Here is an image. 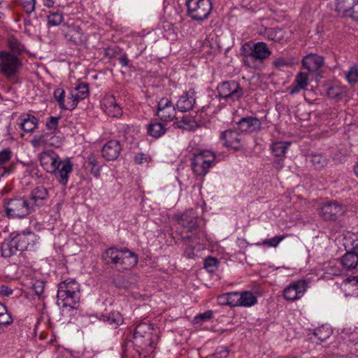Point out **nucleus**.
Masks as SVG:
<instances>
[{"label":"nucleus","mask_w":358,"mask_h":358,"mask_svg":"<svg viewBox=\"0 0 358 358\" xmlns=\"http://www.w3.org/2000/svg\"><path fill=\"white\" fill-rule=\"evenodd\" d=\"M42 167L48 173L55 174L62 185L69 180V175L73 171V164L69 159L62 161L52 150L42 152L38 155Z\"/></svg>","instance_id":"obj_1"},{"label":"nucleus","mask_w":358,"mask_h":358,"mask_svg":"<svg viewBox=\"0 0 358 358\" xmlns=\"http://www.w3.org/2000/svg\"><path fill=\"white\" fill-rule=\"evenodd\" d=\"M102 260L106 264L116 268L120 271L129 270L138 262V256L128 249L119 250L115 247L107 248L102 254Z\"/></svg>","instance_id":"obj_2"},{"label":"nucleus","mask_w":358,"mask_h":358,"mask_svg":"<svg viewBox=\"0 0 358 358\" xmlns=\"http://www.w3.org/2000/svg\"><path fill=\"white\" fill-rule=\"evenodd\" d=\"M80 285L75 280L68 278L58 285L57 304L62 308L69 307V310L80 309Z\"/></svg>","instance_id":"obj_3"},{"label":"nucleus","mask_w":358,"mask_h":358,"mask_svg":"<svg viewBox=\"0 0 358 358\" xmlns=\"http://www.w3.org/2000/svg\"><path fill=\"white\" fill-rule=\"evenodd\" d=\"M271 54V52L264 42H245L240 49L243 63L245 66L251 69H256L257 62H263Z\"/></svg>","instance_id":"obj_4"},{"label":"nucleus","mask_w":358,"mask_h":358,"mask_svg":"<svg viewBox=\"0 0 358 358\" xmlns=\"http://www.w3.org/2000/svg\"><path fill=\"white\" fill-rule=\"evenodd\" d=\"M200 220L194 209H189L176 217L178 224L182 229L180 231L181 239L184 241H194L199 238Z\"/></svg>","instance_id":"obj_5"},{"label":"nucleus","mask_w":358,"mask_h":358,"mask_svg":"<svg viewBox=\"0 0 358 358\" xmlns=\"http://www.w3.org/2000/svg\"><path fill=\"white\" fill-rule=\"evenodd\" d=\"M190 160L192 169L197 176H206L210 168L216 164L215 154L208 150L193 154Z\"/></svg>","instance_id":"obj_6"},{"label":"nucleus","mask_w":358,"mask_h":358,"mask_svg":"<svg viewBox=\"0 0 358 358\" xmlns=\"http://www.w3.org/2000/svg\"><path fill=\"white\" fill-rule=\"evenodd\" d=\"M216 90L220 99L224 100L229 104L239 101L244 95L243 87L236 80L222 82L217 86Z\"/></svg>","instance_id":"obj_7"},{"label":"nucleus","mask_w":358,"mask_h":358,"mask_svg":"<svg viewBox=\"0 0 358 358\" xmlns=\"http://www.w3.org/2000/svg\"><path fill=\"white\" fill-rule=\"evenodd\" d=\"M213 3V0H187V14L194 20L203 21L209 17Z\"/></svg>","instance_id":"obj_8"},{"label":"nucleus","mask_w":358,"mask_h":358,"mask_svg":"<svg viewBox=\"0 0 358 358\" xmlns=\"http://www.w3.org/2000/svg\"><path fill=\"white\" fill-rule=\"evenodd\" d=\"M61 31L65 40L71 45H82L87 41V36L80 26L74 23H64Z\"/></svg>","instance_id":"obj_9"},{"label":"nucleus","mask_w":358,"mask_h":358,"mask_svg":"<svg viewBox=\"0 0 358 358\" xmlns=\"http://www.w3.org/2000/svg\"><path fill=\"white\" fill-rule=\"evenodd\" d=\"M155 115L164 123H169L176 119V107L170 98L160 99L157 103Z\"/></svg>","instance_id":"obj_10"},{"label":"nucleus","mask_w":358,"mask_h":358,"mask_svg":"<svg viewBox=\"0 0 358 358\" xmlns=\"http://www.w3.org/2000/svg\"><path fill=\"white\" fill-rule=\"evenodd\" d=\"M134 343L143 350L153 347L152 331L149 324L142 323L136 326L134 334Z\"/></svg>","instance_id":"obj_11"},{"label":"nucleus","mask_w":358,"mask_h":358,"mask_svg":"<svg viewBox=\"0 0 358 358\" xmlns=\"http://www.w3.org/2000/svg\"><path fill=\"white\" fill-rule=\"evenodd\" d=\"M335 10L340 17L358 22V0H336Z\"/></svg>","instance_id":"obj_12"},{"label":"nucleus","mask_w":358,"mask_h":358,"mask_svg":"<svg viewBox=\"0 0 358 358\" xmlns=\"http://www.w3.org/2000/svg\"><path fill=\"white\" fill-rule=\"evenodd\" d=\"M20 65V60L16 55L6 51L0 52V70L6 76H15Z\"/></svg>","instance_id":"obj_13"},{"label":"nucleus","mask_w":358,"mask_h":358,"mask_svg":"<svg viewBox=\"0 0 358 358\" xmlns=\"http://www.w3.org/2000/svg\"><path fill=\"white\" fill-rule=\"evenodd\" d=\"M220 139L224 146L234 150H239L245 145L242 135L235 129H228L220 133Z\"/></svg>","instance_id":"obj_14"},{"label":"nucleus","mask_w":358,"mask_h":358,"mask_svg":"<svg viewBox=\"0 0 358 358\" xmlns=\"http://www.w3.org/2000/svg\"><path fill=\"white\" fill-rule=\"evenodd\" d=\"M345 207L336 201L324 202L320 210V215L325 221H335L345 213Z\"/></svg>","instance_id":"obj_15"},{"label":"nucleus","mask_w":358,"mask_h":358,"mask_svg":"<svg viewBox=\"0 0 358 358\" xmlns=\"http://www.w3.org/2000/svg\"><path fill=\"white\" fill-rule=\"evenodd\" d=\"M307 289V283L304 280H299L287 286L283 291V296L286 300L294 301L300 299Z\"/></svg>","instance_id":"obj_16"},{"label":"nucleus","mask_w":358,"mask_h":358,"mask_svg":"<svg viewBox=\"0 0 358 358\" xmlns=\"http://www.w3.org/2000/svg\"><path fill=\"white\" fill-rule=\"evenodd\" d=\"M21 246V236L19 234L13 236L10 239H5L1 246L2 257H10L12 255H16L17 252H19V255H21L22 253Z\"/></svg>","instance_id":"obj_17"},{"label":"nucleus","mask_w":358,"mask_h":358,"mask_svg":"<svg viewBox=\"0 0 358 358\" xmlns=\"http://www.w3.org/2000/svg\"><path fill=\"white\" fill-rule=\"evenodd\" d=\"M47 196V189L43 186H38L31 191L29 199L24 201V207L30 210L35 206H41Z\"/></svg>","instance_id":"obj_18"},{"label":"nucleus","mask_w":358,"mask_h":358,"mask_svg":"<svg viewBox=\"0 0 358 358\" xmlns=\"http://www.w3.org/2000/svg\"><path fill=\"white\" fill-rule=\"evenodd\" d=\"M121 150L120 142L111 139L103 145L101 152L102 157L106 161H114L118 158Z\"/></svg>","instance_id":"obj_19"},{"label":"nucleus","mask_w":358,"mask_h":358,"mask_svg":"<svg viewBox=\"0 0 358 358\" xmlns=\"http://www.w3.org/2000/svg\"><path fill=\"white\" fill-rule=\"evenodd\" d=\"M196 92L193 90L183 92L176 102V107L180 112L185 113L193 110L196 104Z\"/></svg>","instance_id":"obj_20"},{"label":"nucleus","mask_w":358,"mask_h":358,"mask_svg":"<svg viewBox=\"0 0 358 358\" xmlns=\"http://www.w3.org/2000/svg\"><path fill=\"white\" fill-rule=\"evenodd\" d=\"M302 66L310 72L317 73L324 64L323 57L315 53H310L304 56L301 60Z\"/></svg>","instance_id":"obj_21"},{"label":"nucleus","mask_w":358,"mask_h":358,"mask_svg":"<svg viewBox=\"0 0 358 358\" xmlns=\"http://www.w3.org/2000/svg\"><path fill=\"white\" fill-rule=\"evenodd\" d=\"M238 127L242 133H254L262 129V122L256 117H242L238 122Z\"/></svg>","instance_id":"obj_22"},{"label":"nucleus","mask_w":358,"mask_h":358,"mask_svg":"<svg viewBox=\"0 0 358 358\" xmlns=\"http://www.w3.org/2000/svg\"><path fill=\"white\" fill-rule=\"evenodd\" d=\"M343 268L347 270L355 268L358 265V241L352 244L351 251L347 252L341 259Z\"/></svg>","instance_id":"obj_23"},{"label":"nucleus","mask_w":358,"mask_h":358,"mask_svg":"<svg viewBox=\"0 0 358 358\" xmlns=\"http://www.w3.org/2000/svg\"><path fill=\"white\" fill-rule=\"evenodd\" d=\"M105 113L113 117H120L122 114V108L117 103L115 96L113 95L107 96L103 101Z\"/></svg>","instance_id":"obj_24"},{"label":"nucleus","mask_w":358,"mask_h":358,"mask_svg":"<svg viewBox=\"0 0 358 358\" xmlns=\"http://www.w3.org/2000/svg\"><path fill=\"white\" fill-rule=\"evenodd\" d=\"M4 208L8 217L13 219L22 217V200L10 199L4 205Z\"/></svg>","instance_id":"obj_25"},{"label":"nucleus","mask_w":358,"mask_h":358,"mask_svg":"<svg viewBox=\"0 0 358 358\" xmlns=\"http://www.w3.org/2000/svg\"><path fill=\"white\" fill-rule=\"evenodd\" d=\"M166 124L157 120H152L147 126V134L155 138H159L164 136L167 131L168 129L166 127Z\"/></svg>","instance_id":"obj_26"},{"label":"nucleus","mask_w":358,"mask_h":358,"mask_svg":"<svg viewBox=\"0 0 358 358\" xmlns=\"http://www.w3.org/2000/svg\"><path fill=\"white\" fill-rule=\"evenodd\" d=\"M308 85V77L306 73H298L294 79V85L289 88V94L294 95L299 93L301 90H305Z\"/></svg>","instance_id":"obj_27"},{"label":"nucleus","mask_w":358,"mask_h":358,"mask_svg":"<svg viewBox=\"0 0 358 358\" xmlns=\"http://www.w3.org/2000/svg\"><path fill=\"white\" fill-rule=\"evenodd\" d=\"M54 97L57 102L58 103L59 107L62 110H73L74 109L73 105L75 104L74 102L71 101V103H69V106H66V101L64 99L65 98V91L62 88H57L55 90L53 93Z\"/></svg>","instance_id":"obj_28"},{"label":"nucleus","mask_w":358,"mask_h":358,"mask_svg":"<svg viewBox=\"0 0 358 358\" xmlns=\"http://www.w3.org/2000/svg\"><path fill=\"white\" fill-rule=\"evenodd\" d=\"M327 94L330 99L340 100L345 96L346 90L339 85H331L327 88Z\"/></svg>","instance_id":"obj_29"},{"label":"nucleus","mask_w":358,"mask_h":358,"mask_svg":"<svg viewBox=\"0 0 358 358\" xmlns=\"http://www.w3.org/2000/svg\"><path fill=\"white\" fill-rule=\"evenodd\" d=\"M291 143L287 141H277L271 144V150L274 156L284 157Z\"/></svg>","instance_id":"obj_30"},{"label":"nucleus","mask_w":358,"mask_h":358,"mask_svg":"<svg viewBox=\"0 0 358 358\" xmlns=\"http://www.w3.org/2000/svg\"><path fill=\"white\" fill-rule=\"evenodd\" d=\"M29 292L27 295H25V298L28 299V295L31 294L33 292L38 297H40L44 292L45 282L43 280H31L29 285H27Z\"/></svg>","instance_id":"obj_31"},{"label":"nucleus","mask_w":358,"mask_h":358,"mask_svg":"<svg viewBox=\"0 0 358 358\" xmlns=\"http://www.w3.org/2000/svg\"><path fill=\"white\" fill-rule=\"evenodd\" d=\"M257 303V297L250 291L240 292L239 306L250 307Z\"/></svg>","instance_id":"obj_32"},{"label":"nucleus","mask_w":358,"mask_h":358,"mask_svg":"<svg viewBox=\"0 0 358 358\" xmlns=\"http://www.w3.org/2000/svg\"><path fill=\"white\" fill-rule=\"evenodd\" d=\"M38 119L31 115H24V132H33L38 127Z\"/></svg>","instance_id":"obj_33"},{"label":"nucleus","mask_w":358,"mask_h":358,"mask_svg":"<svg viewBox=\"0 0 358 358\" xmlns=\"http://www.w3.org/2000/svg\"><path fill=\"white\" fill-rule=\"evenodd\" d=\"M331 328L327 325H322L318 327L314 331V335L317 338L319 341L321 342L326 341L327 338L330 337L332 334Z\"/></svg>","instance_id":"obj_34"},{"label":"nucleus","mask_w":358,"mask_h":358,"mask_svg":"<svg viewBox=\"0 0 358 358\" xmlns=\"http://www.w3.org/2000/svg\"><path fill=\"white\" fill-rule=\"evenodd\" d=\"M122 315H100L99 320L116 328L123 322Z\"/></svg>","instance_id":"obj_35"},{"label":"nucleus","mask_w":358,"mask_h":358,"mask_svg":"<svg viewBox=\"0 0 358 358\" xmlns=\"http://www.w3.org/2000/svg\"><path fill=\"white\" fill-rule=\"evenodd\" d=\"M48 24L50 26H58L64 20L63 13L61 11H50L47 15Z\"/></svg>","instance_id":"obj_36"},{"label":"nucleus","mask_w":358,"mask_h":358,"mask_svg":"<svg viewBox=\"0 0 358 358\" xmlns=\"http://www.w3.org/2000/svg\"><path fill=\"white\" fill-rule=\"evenodd\" d=\"M328 159L322 154H314L310 156V162L315 169H321L327 164Z\"/></svg>","instance_id":"obj_37"},{"label":"nucleus","mask_w":358,"mask_h":358,"mask_svg":"<svg viewBox=\"0 0 358 358\" xmlns=\"http://www.w3.org/2000/svg\"><path fill=\"white\" fill-rule=\"evenodd\" d=\"M8 46L12 55H20L22 52V45L20 41L13 37H10L8 39Z\"/></svg>","instance_id":"obj_38"},{"label":"nucleus","mask_w":358,"mask_h":358,"mask_svg":"<svg viewBox=\"0 0 358 358\" xmlns=\"http://www.w3.org/2000/svg\"><path fill=\"white\" fill-rule=\"evenodd\" d=\"M74 91L77 92L75 94L80 101L83 100L89 95L88 85L85 83H80L75 87Z\"/></svg>","instance_id":"obj_39"},{"label":"nucleus","mask_w":358,"mask_h":358,"mask_svg":"<svg viewBox=\"0 0 358 358\" xmlns=\"http://www.w3.org/2000/svg\"><path fill=\"white\" fill-rule=\"evenodd\" d=\"M87 162L91 166V173L94 176L98 177L100 174V166L96 157L93 155H90L87 157Z\"/></svg>","instance_id":"obj_40"},{"label":"nucleus","mask_w":358,"mask_h":358,"mask_svg":"<svg viewBox=\"0 0 358 358\" xmlns=\"http://www.w3.org/2000/svg\"><path fill=\"white\" fill-rule=\"evenodd\" d=\"M194 121L188 117H183L180 120L174 122L173 125L176 128L185 130L190 129L193 127Z\"/></svg>","instance_id":"obj_41"},{"label":"nucleus","mask_w":358,"mask_h":358,"mask_svg":"<svg viewBox=\"0 0 358 358\" xmlns=\"http://www.w3.org/2000/svg\"><path fill=\"white\" fill-rule=\"evenodd\" d=\"M113 284L116 287L129 289L131 288V284L129 282L127 278L124 276H118L113 280Z\"/></svg>","instance_id":"obj_42"},{"label":"nucleus","mask_w":358,"mask_h":358,"mask_svg":"<svg viewBox=\"0 0 358 358\" xmlns=\"http://www.w3.org/2000/svg\"><path fill=\"white\" fill-rule=\"evenodd\" d=\"M346 78L350 84L358 83V66H352L346 74Z\"/></svg>","instance_id":"obj_43"},{"label":"nucleus","mask_w":358,"mask_h":358,"mask_svg":"<svg viewBox=\"0 0 358 358\" xmlns=\"http://www.w3.org/2000/svg\"><path fill=\"white\" fill-rule=\"evenodd\" d=\"M219 262L218 260L213 257H208L204 260V267L208 270L209 272H213L215 271L218 266Z\"/></svg>","instance_id":"obj_44"},{"label":"nucleus","mask_w":358,"mask_h":358,"mask_svg":"<svg viewBox=\"0 0 358 358\" xmlns=\"http://www.w3.org/2000/svg\"><path fill=\"white\" fill-rule=\"evenodd\" d=\"M60 119H61L60 116H58V117L50 116V117H48V119L46 122V124H45L46 128L48 130L52 131L53 132L55 131L58 128L59 120Z\"/></svg>","instance_id":"obj_45"},{"label":"nucleus","mask_w":358,"mask_h":358,"mask_svg":"<svg viewBox=\"0 0 358 358\" xmlns=\"http://www.w3.org/2000/svg\"><path fill=\"white\" fill-rule=\"evenodd\" d=\"M273 65L275 68L280 69L290 66L291 61L287 58L280 57L273 60Z\"/></svg>","instance_id":"obj_46"},{"label":"nucleus","mask_w":358,"mask_h":358,"mask_svg":"<svg viewBox=\"0 0 358 358\" xmlns=\"http://www.w3.org/2000/svg\"><path fill=\"white\" fill-rule=\"evenodd\" d=\"M227 294L229 306H239L240 292H228Z\"/></svg>","instance_id":"obj_47"},{"label":"nucleus","mask_w":358,"mask_h":358,"mask_svg":"<svg viewBox=\"0 0 358 358\" xmlns=\"http://www.w3.org/2000/svg\"><path fill=\"white\" fill-rule=\"evenodd\" d=\"M285 238V236H274L269 239H265L264 244L269 247H277L278 244Z\"/></svg>","instance_id":"obj_48"},{"label":"nucleus","mask_w":358,"mask_h":358,"mask_svg":"<svg viewBox=\"0 0 358 358\" xmlns=\"http://www.w3.org/2000/svg\"><path fill=\"white\" fill-rule=\"evenodd\" d=\"M212 316L213 315H196L194 317L192 323L195 325H201L203 322L210 320Z\"/></svg>","instance_id":"obj_49"},{"label":"nucleus","mask_w":358,"mask_h":358,"mask_svg":"<svg viewBox=\"0 0 358 358\" xmlns=\"http://www.w3.org/2000/svg\"><path fill=\"white\" fill-rule=\"evenodd\" d=\"M36 0H24V12L31 14L34 11Z\"/></svg>","instance_id":"obj_50"},{"label":"nucleus","mask_w":358,"mask_h":358,"mask_svg":"<svg viewBox=\"0 0 358 358\" xmlns=\"http://www.w3.org/2000/svg\"><path fill=\"white\" fill-rule=\"evenodd\" d=\"M229 350L227 348H218L214 353L215 358H227L229 355Z\"/></svg>","instance_id":"obj_51"},{"label":"nucleus","mask_w":358,"mask_h":358,"mask_svg":"<svg viewBox=\"0 0 358 358\" xmlns=\"http://www.w3.org/2000/svg\"><path fill=\"white\" fill-rule=\"evenodd\" d=\"M11 152L9 150L6 149L0 152V165H3L10 160Z\"/></svg>","instance_id":"obj_52"},{"label":"nucleus","mask_w":358,"mask_h":358,"mask_svg":"<svg viewBox=\"0 0 358 358\" xmlns=\"http://www.w3.org/2000/svg\"><path fill=\"white\" fill-rule=\"evenodd\" d=\"M71 101L75 103V104L73 105L74 109H75L76 108L78 102L80 101V100L78 99H77V96L76 95L75 93H73V91H71L70 92L69 95L68 96V97L66 100V106H69V103H71Z\"/></svg>","instance_id":"obj_53"},{"label":"nucleus","mask_w":358,"mask_h":358,"mask_svg":"<svg viewBox=\"0 0 358 358\" xmlns=\"http://www.w3.org/2000/svg\"><path fill=\"white\" fill-rule=\"evenodd\" d=\"M12 322L11 315H0V326L7 325Z\"/></svg>","instance_id":"obj_54"},{"label":"nucleus","mask_w":358,"mask_h":358,"mask_svg":"<svg viewBox=\"0 0 358 358\" xmlns=\"http://www.w3.org/2000/svg\"><path fill=\"white\" fill-rule=\"evenodd\" d=\"M13 293V289L8 286L2 285L0 287V294L4 296H8Z\"/></svg>","instance_id":"obj_55"},{"label":"nucleus","mask_w":358,"mask_h":358,"mask_svg":"<svg viewBox=\"0 0 358 358\" xmlns=\"http://www.w3.org/2000/svg\"><path fill=\"white\" fill-rule=\"evenodd\" d=\"M134 161L136 164H143L146 161V156L142 152L137 153L134 157Z\"/></svg>","instance_id":"obj_56"},{"label":"nucleus","mask_w":358,"mask_h":358,"mask_svg":"<svg viewBox=\"0 0 358 358\" xmlns=\"http://www.w3.org/2000/svg\"><path fill=\"white\" fill-rule=\"evenodd\" d=\"M129 60L126 53L122 55L119 58V63L122 67H127L129 65Z\"/></svg>","instance_id":"obj_57"},{"label":"nucleus","mask_w":358,"mask_h":358,"mask_svg":"<svg viewBox=\"0 0 358 358\" xmlns=\"http://www.w3.org/2000/svg\"><path fill=\"white\" fill-rule=\"evenodd\" d=\"M227 296H228L227 293H225V294L218 296L217 301H218L219 304L229 306Z\"/></svg>","instance_id":"obj_58"},{"label":"nucleus","mask_w":358,"mask_h":358,"mask_svg":"<svg viewBox=\"0 0 358 358\" xmlns=\"http://www.w3.org/2000/svg\"><path fill=\"white\" fill-rule=\"evenodd\" d=\"M273 166L278 171L281 170L282 168L284 166V159L282 157H279V159L274 161Z\"/></svg>","instance_id":"obj_59"},{"label":"nucleus","mask_w":358,"mask_h":358,"mask_svg":"<svg viewBox=\"0 0 358 358\" xmlns=\"http://www.w3.org/2000/svg\"><path fill=\"white\" fill-rule=\"evenodd\" d=\"M105 55L111 59L115 57L117 51L114 48H108L105 50Z\"/></svg>","instance_id":"obj_60"},{"label":"nucleus","mask_w":358,"mask_h":358,"mask_svg":"<svg viewBox=\"0 0 358 358\" xmlns=\"http://www.w3.org/2000/svg\"><path fill=\"white\" fill-rule=\"evenodd\" d=\"M8 174H9V171H8V169H6L3 165H0V178L4 177Z\"/></svg>","instance_id":"obj_61"},{"label":"nucleus","mask_w":358,"mask_h":358,"mask_svg":"<svg viewBox=\"0 0 358 358\" xmlns=\"http://www.w3.org/2000/svg\"><path fill=\"white\" fill-rule=\"evenodd\" d=\"M348 280L353 285L357 286L358 289V276H353L352 278H348Z\"/></svg>","instance_id":"obj_62"},{"label":"nucleus","mask_w":358,"mask_h":358,"mask_svg":"<svg viewBox=\"0 0 358 358\" xmlns=\"http://www.w3.org/2000/svg\"><path fill=\"white\" fill-rule=\"evenodd\" d=\"M54 4L55 1L52 0H43V5L47 8H52Z\"/></svg>","instance_id":"obj_63"},{"label":"nucleus","mask_w":358,"mask_h":358,"mask_svg":"<svg viewBox=\"0 0 358 358\" xmlns=\"http://www.w3.org/2000/svg\"><path fill=\"white\" fill-rule=\"evenodd\" d=\"M0 313H8L6 307L0 302Z\"/></svg>","instance_id":"obj_64"}]
</instances>
